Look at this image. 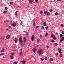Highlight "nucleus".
<instances>
[{
    "mask_svg": "<svg viewBox=\"0 0 64 64\" xmlns=\"http://www.w3.org/2000/svg\"><path fill=\"white\" fill-rule=\"evenodd\" d=\"M28 33V32H26V33Z\"/></svg>",
    "mask_w": 64,
    "mask_h": 64,
    "instance_id": "nucleus-62",
    "label": "nucleus"
},
{
    "mask_svg": "<svg viewBox=\"0 0 64 64\" xmlns=\"http://www.w3.org/2000/svg\"><path fill=\"white\" fill-rule=\"evenodd\" d=\"M19 42L21 46L22 47L23 46L22 40L21 37H20Z\"/></svg>",
    "mask_w": 64,
    "mask_h": 64,
    "instance_id": "nucleus-1",
    "label": "nucleus"
},
{
    "mask_svg": "<svg viewBox=\"0 0 64 64\" xmlns=\"http://www.w3.org/2000/svg\"><path fill=\"white\" fill-rule=\"evenodd\" d=\"M48 34V33H46V34H45V36H47Z\"/></svg>",
    "mask_w": 64,
    "mask_h": 64,
    "instance_id": "nucleus-39",
    "label": "nucleus"
},
{
    "mask_svg": "<svg viewBox=\"0 0 64 64\" xmlns=\"http://www.w3.org/2000/svg\"><path fill=\"white\" fill-rule=\"evenodd\" d=\"M5 9L6 10H7L8 9V8L7 7H6L5 8Z\"/></svg>",
    "mask_w": 64,
    "mask_h": 64,
    "instance_id": "nucleus-33",
    "label": "nucleus"
},
{
    "mask_svg": "<svg viewBox=\"0 0 64 64\" xmlns=\"http://www.w3.org/2000/svg\"><path fill=\"white\" fill-rule=\"evenodd\" d=\"M48 59V58L47 57H45V60H47Z\"/></svg>",
    "mask_w": 64,
    "mask_h": 64,
    "instance_id": "nucleus-44",
    "label": "nucleus"
},
{
    "mask_svg": "<svg viewBox=\"0 0 64 64\" xmlns=\"http://www.w3.org/2000/svg\"><path fill=\"white\" fill-rule=\"evenodd\" d=\"M60 58H61L62 57V56H63V54H60Z\"/></svg>",
    "mask_w": 64,
    "mask_h": 64,
    "instance_id": "nucleus-24",
    "label": "nucleus"
},
{
    "mask_svg": "<svg viewBox=\"0 0 64 64\" xmlns=\"http://www.w3.org/2000/svg\"><path fill=\"white\" fill-rule=\"evenodd\" d=\"M3 58H4V56L3 57Z\"/></svg>",
    "mask_w": 64,
    "mask_h": 64,
    "instance_id": "nucleus-63",
    "label": "nucleus"
},
{
    "mask_svg": "<svg viewBox=\"0 0 64 64\" xmlns=\"http://www.w3.org/2000/svg\"><path fill=\"white\" fill-rule=\"evenodd\" d=\"M63 40H62V39H61L60 40V42H62L63 41Z\"/></svg>",
    "mask_w": 64,
    "mask_h": 64,
    "instance_id": "nucleus-41",
    "label": "nucleus"
},
{
    "mask_svg": "<svg viewBox=\"0 0 64 64\" xmlns=\"http://www.w3.org/2000/svg\"><path fill=\"white\" fill-rule=\"evenodd\" d=\"M54 44V45L56 46H58V44H56V43H55Z\"/></svg>",
    "mask_w": 64,
    "mask_h": 64,
    "instance_id": "nucleus-30",
    "label": "nucleus"
},
{
    "mask_svg": "<svg viewBox=\"0 0 64 64\" xmlns=\"http://www.w3.org/2000/svg\"><path fill=\"white\" fill-rule=\"evenodd\" d=\"M45 28H46V29H48V26H46V27H45Z\"/></svg>",
    "mask_w": 64,
    "mask_h": 64,
    "instance_id": "nucleus-49",
    "label": "nucleus"
},
{
    "mask_svg": "<svg viewBox=\"0 0 64 64\" xmlns=\"http://www.w3.org/2000/svg\"><path fill=\"white\" fill-rule=\"evenodd\" d=\"M22 54V52H20L19 53V55L20 56Z\"/></svg>",
    "mask_w": 64,
    "mask_h": 64,
    "instance_id": "nucleus-14",
    "label": "nucleus"
},
{
    "mask_svg": "<svg viewBox=\"0 0 64 64\" xmlns=\"http://www.w3.org/2000/svg\"><path fill=\"white\" fill-rule=\"evenodd\" d=\"M37 48H36L35 47L34 48H33V50H32V51L33 52H34L35 53V52H36V51H37Z\"/></svg>",
    "mask_w": 64,
    "mask_h": 64,
    "instance_id": "nucleus-4",
    "label": "nucleus"
},
{
    "mask_svg": "<svg viewBox=\"0 0 64 64\" xmlns=\"http://www.w3.org/2000/svg\"><path fill=\"white\" fill-rule=\"evenodd\" d=\"M39 28V26H36V28Z\"/></svg>",
    "mask_w": 64,
    "mask_h": 64,
    "instance_id": "nucleus-40",
    "label": "nucleus"
},
{
    "mask_svg": "<svg viewBox=\"0 0 64 64\" xmlns=\"http://www.w3.org/2000/svg\"><path fill=\"white\" fill-rule=\"evenodd\" d=\"M47 13V11H44V14H46Z\"/></svg>",
    "mask_w": 64,
    "mask_h": 64,
    "instance_id": "nucleus-13",
    "label": "nucleus"
},
{
    "mask_svg": "<svg viewBox=\"0 0 64 64\" xmlns=\"http://www.w3.org/2000/svg\"><path fill=\"white\" fill-rule=\"evenodd\" d=\"M35 2H38V0H35Z\"/></svg>",
    "mask_w": 64,
    "mask_h": 64,
    "instance_id": "nucleus-54",
    "label": "nucleus"
},
{
    "mask_svg": "<svg viewBox=\"0 0 64 64\" xmlns=\"http://www.w3.org/2000/svg\"><path fill=\"white\" fill-rule=\"evenodd\" d=\"M11 25L13 27H15L16 26L17 24L16 23H14L13 24H11Z\"/></svg>",
    "mask_w": 64,
    "mask_h": 64,
    "instance_id": "nucleus-6",
    "label": "nucleus"
},
{
    "mask_svg": "<svg viewBox=\"0 0 64 64\" xmlns=\"http://www.w3.org/2000/svg\"><path fill=\"white\" fill-rule=\"evenodd\" d=\"M17 12H18V11L17 10L16 12L15 13V14L16 16H17Z\"/></svg>",
    "mask_w": 64,
    "mask_h": 64,
    "instance_id": "nucleus-11",
    "label": "nucleus"
},
{
    "mask_svg": "<svg viewBox=\"0 0 64 64\" xmlns=\"http://www.w3.org/2000/svg\"><path fill=\"white\" fill-rule=\"evenodd\" d=\"M37 42H40V39H38L37 40Z\"/></svg>",
    "mask_w": 64,
    "mask_h": 64,
    "instance_id": "nucleus-21",
    "label": "nucleus"
},
{
    "mask_svg": "<svg viewBox=\"0 0 64 64\" xmlns=\"http://www.w3.org/2000/svg\"><path fill=\"white\" fill-rule=\"evenodd\" d=\"M20 24H22V20H20Z\"/></svg>",
    "mask_w": 64,
    "mask_h": 64,
    "instance_id": "nucleus-20",
    "label": "nucleus"
},
{
    "mask_svg": "<svg viewBox=\"0 0 64 64\" xmlns=\"http://www.w3.org/2000/svg\"><path fill=\"white\" fill-rule=\"evenodd\" d=\"M62 40H64V37H63L62 38Z\"/></svg>",
    "mask_w": 64,
    "mask_h": 64,
    "instance_id": "nucleus-56",
    "label": "nucleus"
},
{
    "mask_svg": "<svg viewBox=\"0 0 64 64\" xmlns=\"http://www.w3.org/2000/svg\"><path fill=\"white\" fill-rule=\"evenodd\" d=\"M60 37H62L63 36V35L61 34H60Z\"/></svg>",
    "mask_w": 64,
    "mask_h": 64,
    "instance_id": "nucleus-34",
    "label": "nucleus"
},
{
    "mask_svg": "<svg viewBox=\"0 0 64 64\" xmlns=\"http://www.w3.org/2000/svg\"><path fill=\"white\" fill-rule=\"evenodd\" d=\"M4 55V53H2V54H0V56H1L2 55L3 56Z\"/></svg>",
    "mask_w": 64,
    "mask_h": 64,
    "instance_id": "nucleus-16",
    "label": "nucleus"
},
{
    "mask_svg": "<svg viewBox=\"0 0 64 64\" xmlns=\"http://www.w3.org/2000/svg\"><path fill=\"white\" fill-rule=\"evenodd\" d=\"M58 53H56L55 54V55L56 56H57L58 55Z\"/></svg>",
    "mask_w": 64,
    "mask_h": 64,
    "instance_id": "nucleus-29",
    "label": "nucleus"
},
{
    "mask_svg": "<svg viewBox=\"0 0 64 64\" xmlns=\"http://www.w3.org/2000/svg\"><path fill=\"white\" fill-rule=\"evenodd\" d=\"M20 63L23 64V61H21L20 62Z\"/></svg>",
    "mask_w": 64,
    "mask_h": 64,
    "instance_id": "nucleus-35",
    "label": "nucleus"
},
{
    "mask_svg": "<svg viewBox=\"0 0 64 64\" xmlns=\"http://www.w3.org/2000/svg\"><path fill=\"white\" fill-rule=\"evenodd\" d=\"M54 60V59L52 58H50V61H53Z\"/></svg>",
    "mask_w": 64,
    "mask_h": 64,
    "instance_id": "nucleus-19",
    "label": "nucleus"
},
{
    "mask_svg": "<svg viewBox=\"0 0 64 64\" xmlns=\"http://www.w3.org/2000/svg\"><path fill=\"white\" fill-rule=\"evenodd\" d=\"M58 50H59V51H61L62 50H61V49L58 48Z\"/></svg>",
    "mask_w": 64,
    "mask_h": 64,
    "instance_id": "nucleus-37",
    "label": "nucleus"
},
{
    "mask_svg": "<svg viewBox=\"0 0 64 64\" xmlns=\"http://www.w3.org/2000/svg\"><path fill=\"white\" fill-rule=\"evenodd\" d=\"M13 3H14V2H10V4H13Z\"/></svg>",
    "mask_w": 64,
    "mask_h": 64,
    "instance_id": "nucleus-31",
    "label": "nucleus"
},
{
    "mask_svg": "<svg viewBox=\"0 0 64 64\" xmlns=\"http://www.w3.org/2000/svg\"><path fill=\"white\" fill-rule=\"evenodd\" d=\"M53 39L54 40H56V37H53Z\"/></svg>",
    "mask_w": 64,
    "mask_h": 64,
    "instance_id": "nucleus-32",
    "label": "nucleus"
},
{
    "mask_svg": "<svg viewBox=\"0 0 64 64\" xmlns=\"http://www.w3.org/2000/svg\"><path fill=\"white\" fill-rule=\"evenodd\" d=\"M34 35L33 34L31 36V40L32 41H33L34 39Z\"/></svg>",
    "mask_w": 64,
    "mask_h": 64,
    "instance_id": "nucleus-5",
    "label": "nucleus"
},
{
    "mask_svg": "<svg viewBox=\"0 0 64 64\" xmlns=\"http://www.w3.org/2000/svg\"><path fill=\"white\" fill-rule=\"evenodd\" d=\"M15 54V53H11V55L12 56H13Z\"/></svg>",
    "mask_w": 64,
    "mask_h": 64,
    "instance_id": "nucleus-12",
    "label": "nucleus"
},
{
    "mask_svg": "<svg viewBox=\"0 0 64 64\" xmlns=\"http://www.w3.org/2000/svg\"><path fill=\"white\" fill-rule=\"evenodd\" d=\"M62 34H64V32L63 31H62Z\"/></svg>",
    "mask_w": 64,
    "mask_h": 64,
    "instance_id": "nucleus-50",
    "label": "nucleus"
},
{
    "mask_svg": "<svg viewBox=\"0 0 64 64\" xmlns=\"http://www.w3.org/2000/svg\"><path fill=\"white\" fill-rule=\"evenodd\" d=\"M59 53H60V54H61V53H62V52L61 51H59Z\"/></svg>",
    "mask_w": 64,
    "mask_h": 64,
    "instance_id": "nucleus-46",
    "label": "nucleus"
},
{
    "mask_svg": "<svg viewBox=\"0 0 64 64\" xmlns=\"http://www.w3.org/2000/svg\"><path fill=\"white\" fill-rule=\"evenodd\" d=\"M44 60V58H41V60L42 61L43 60Z\"/></svg>",
    "mask_w": 64,
    "mask_h": 64,
    "instance_id": "nucleus-55",
    "label": "nucleus"
},
{
    "mask_svg": "<svg viewBox=\"0 0 64 64\" xmlns=\"http://www.w3.org/2000/svg\"><path fill=\"white\" fill-rule=\"evenodd\" d=\"M44 27H43V26H42V27L41 28H42V29H44Z\"/></svg>",
    "mask_w": 64,
    "mask_h": 64,
    "instance_id": "nucleus-53",
    "label": "nucleus"
},
{
    "mask_svg": "<svg viewBox=\"0 0 64 64\" xmlns=\"http://www.w3.org/2000/svg\"><path fill=\"white\" fill-rule=\"evenodd\" d=\"M26 62L25 61H23L22 64H25Z\"/></svg>",
    "mask_w": 64,
    "mask_h": 64,
    "instance_id": "nucleus-22",
    "label": "nucleus"
},
{
    "mask_svg": "<svg viewBox=\"0 0 64 64\" xmlns=\"http://www.w3.org/2000/svg\"><path fill=\"white\" fill-rule=\"evenodd\" d=\"M4 50L5 49H4V48H3L2 49V50L1 51V52H4Z\"/></svg>",
    "mask_w": 64,
    "mask_h": 64,
    "instance_id": "nucleus-9",
    "label": "nucleus"
},
{
    "mask_svg": "<svg viewBox=\"0 0 64 64\" xmlns=\"http://www.w3.org/2000/svg\"><path fill=\"white\" fill-rule=\"evenodd\" d=\"M7 12V11H4L3 12V13H4V14H6V13Z\"/></svg>",
    "mask_w": 64,
    "mask_h": 64,
    "instance_id": "nucleus-23",
    "label": "nucleus"
},
{
    "mask_svg": "<svg viewBox=\"0 0 64 64\" xmlns=\"http://www.w3.org/2000/svg\"><path fill=\"white\" fill-rule=\"evenodd\" d=\"M43 13V12L42 11H40V14H42Z\"/></svg>",
    "mask_w": 64,
    "mask_h": 64,
    "instance_id": "nucleus-18",
    "label": "nucleus"
},
{
    "mask_svg": "<svg viewBox=\"0 0 64 64\" xmlns=\"http://www.w3.org/2000/svg\"><path fill=\"white\" fill-rule=\"evenodd\" d=\"M60 26H62V27H63L64 26V25H63L62 24H60Z\"/></svg>",
    "mask_w": 64,
    "mask_h": 64,
    "instance_id": "nucleus-48",
    "label": "nucleus"
},
{
    "mask_svg": "<svg viewBox=\"0 0 64 64\" xmlns=\"http://www.w3.org/2000/svg\"><path fill=\"white\" fill-rule=\"evenodd\" d=\"M56 35H58V32H56Z\"/></svg>",
    "mask_w": 64,
    "mask_h": 64,
    "instance_id": "nucleus-57",
    "label": "nucleus"
},
{
    "mask_svg": "<svg viewBox=\"0 0 64 64\" xmlns=\"http://www.w3.org/2000/svg\"><path fill=\"white\" fill-rule=\"evenodd\" d=\"M57 1H61V0H56Z\"/></svg>",
    "mask_w": 64,
    "mask_h": 64,
    "instance_id": "nucleus-60",
    "label": "nucleus"
},
{
    "mask_svg": "<svg viewBox=\"0 0 64 64\" xmlns=\"http://www.w3.org/2000/svg\"><path fill=\"white\" fill-rule=\"evenodd\" d=\"M26 37H24L23 38V43L24 44L23 45L24 46V44H25L26 42Z\"/></svg>",
    "mask_w": 64,
    "mask_h": 64,
    "instance_id": "nucleus-3",
    "label": "nucleus"
},
{
    "mask_svg": "<svg viewBox=\"0 0 64 64\" xmlns=\"http://www.w3.org/2000/svg\"><path fill=\"white\" fill-rule=\"evenodd\" d=\"M20 50L21 51H22V48H21L20 49Z\"/></svg>",
    "mask_w": 64,
    "mask_h": 64,
    "instance_id": "nucleus-61",
    "label": "nucleus"
},
{
    "mask_svg": "<svg viewBox=\"0 0 64 64\" xmlns=\"http://www.w3.org/2000/svg\"><path fill=\"white\" fill-rule=\"evenodd\" d=\"M39 47V45H38L37 46H36V47H37V48H38Z\"/></svg>",
    "mask_w": 64,
    "mask_h": 64,
    "instance_id": "nucleus-45",
    "label": "nucleus"
},
{
    "mask_svg": "<svg viewBox=\"0 0 64 64\" xmlns=\"http://www.w3.org/2000/svg\"><path fill=\"white\" fill-rule=\"evenodd\" d=\"M43 25L44 26H46V24L45 22H44L43 23Z\"/></svg>",
    "mask_w": 64,
    "mask_h": 64,
    "instance_id": "nucleus-10",
    "label": "nucleus"
},
{
    "mask_svg": "<svg viewBox=\"0 0 64 64\" xmlns=\"http://www.w3.org/2000/svg\"><path fill=\"white\" fill-rule=\"evenodd\" d=\"M43 52L41 49H39L38 51V53L39 55H41L43 54Z\"/></svg>",
    "mask_w": 64,
    "mask_h": 64,
    "instance_id": "nucleus-2",
    "label": "nucleus"
},
{
    "mask_svg": "<svg viewBox=\"0 0 64 64\" xmlns=\"http://www.w3.org/2000/svg\"><path fill=\"white\" fill-rule=\"evenodd\" d=\"M14 41L15 43L17 42V39L16 38H14Z\"/></svg>",
    "mask_w": 64,
    "mask_h": 64,
    "instance_id": "nucleus-15",
    "label": "nucleus"
},
{
    "mask_svg": "<svg viewBox=\"0 0 64 64\" xmlns=\"http://www.w3.org/2000/svg\"><path fill=\"white\" fill-rule=\"evenodd\" d=\"M8 28H11V26H9L8 27Z\"/></svg>",
    "mask_w": 64,
    "mask_h": 64,
    "instance_id": "nucleus-52",
    "label": "nucleus"
},
{
    "mask_svg": "<svg viewBox=\"0 0 64 64\" xmlns=\"http://www.w3.org/2000/svg\"><path fill=\"white\" fill-rule=\"evenodd\" d=\"M10 35H7V36H6V39H9L10 38Z\"/></svg>",
    "mask_w": 64,
    "mask_h": 64,
    "instance_id": "nucleus-8",
    "label": "nucleus"
},
{
    "mask_svg": "<svg viewBox=\"0 0 64 64\" xmlns=\"http://www.w3.org/2000/svg\"><path fill=\"white\" fill-rule=\"evenodd\" d=\"M47 14L48 16H49V15L50 14V13L49 12H47Z\"/></svg>",
    "mask_w": 64,
    "mask_h": 64,
    "instance_id": "nucleus-17",
    "label": "nucleus"
},
{
    "mask_svg": "<svg viewBox=\"0 0 64 64\" xmlns=\"http://www.w3.org/2000/svg\"><path fill=\"white\" fill-rule=\"evenodd\" d=\"M6 30H8L9 29H8V28H6Z\"/></svg>",
    "mask_w": 64,
    "mask_h": 64,
    "instance_id": "nucleus-59",
    "label": "nucleus"
},
{
    "mask_svg": "<svg viewBox=\"0 0 64 64\" xmlns=\"http://www.w3.org/2000/svg\"><path fill=\"white\" fill-rule=\"evenodd\" d=\"M14 63L15 64H17V62L15 61L14 62Z\"/></svg>",
    "mask_w": 64,
    "mask_h": 64,
    "instance_id": "nucleus-27",
    "label": "nucleus"
},
{
    "mask_svg": "<svg viewBox=\"0 0 64 64\" xmlns=\"http://www.w3.org/2000/svg\"><path fill=\"white\" fill-rule=\"evenodd\" d=\"M52 43H54V40H52Z\"/></svg>",
    "mask_w": 64,
    "mask_h": 64,
    "instance_id": "nucleus-38",
    "label": "nucleus"
},
{
    "mask_svg": "<svg viewBox=\"0 0 64 64\" xmlns=\"http://www.w3.org/2000/svg\"><path fill=\"white\" fill-rule=\"evenodd\" d=\"M17 7H18L19 8H20V7H21V6H17Z\"/></svg>",
    "mask_w": 64,
    "mask_h": 64,
    "instance_id": "nucleus-51",
    "label": "nucleus"
},
{
    "mask_svg": "<svg viewBox=\"0 0 64 64\" xmlns=\"http://www.w3.org/2000/svg\"><path fill=\"white\" fill-rule=\"evenodd\" d=\"M10 58L11 59H12L14 58V57H13L12 56H10Z\"/></svg>",
    "mask_w": 64,
    "mask_h": 64,
    "instance_id": "nucleus-25",
    "label": "nucleus"
},
{
    "mask_svg": "<svg viewBox=\"0 0 64 64\" xmlns=\"http://www.w3.org/2000/svg\"><path fill=\"white\" fill-rule=\"evenodd\" d=\"M49 11L50 12H52V10H50Z\"/></svg>",
    "mask_w": 64,
    "mask_h": 64,
    "instance_id": "nucleus-28",
    "label": "nucleus"
},
{
    "mask_svg": "<svg viewBox=\"0 0 64 64\" xmlns=\"http://www.w3.org/2000/svg\"><path fill=\"white\" fill-rule=\"evenodd\" d=\"M54 37V36L53 35H51V37L52 38H53Z\"/></svg>",
    "mask_w": 64,
    "mask_h": 64,
    "instance_id": "nucleus-43",
    "label": "nucleus"
},
{
    "mask_svg": "<svg viewBox=\"0 0 64 64\" xmlns=\"http://www.w3.org/2000/svg\"><path fill=\"white\" fill-rule=\"evenodd\" d=\"M28 2L30 4H32L33 2V1L32 0H29Z\"/></svg>",
    "mask_w": 64,
    "mask_h": 64,
    "instance_id": "nucleus-7",
    "label": "nucleus"
},
{
    "mask_svg": "<svg viewBox=\"0 0 64 64\" xmlns=\"http://www.w3.org/2000/svg\"><path fill=\"white\" fill-rule=\"evenodd\" d=\"M55 14L56 15H58V13L57 12H56L55 13Z\"/></svg>",
    "mask_w": 64,
    "mask_h": 64,
    "instance_id": "nucleus-36",
    "label": "nucleus"
},
{
    "mask_svg": "<svg viewBox=\"0 0 64 64\" xmlns=\"http://www.w3.org/2000/svg\"><path fill=\"white\" fill-rule=\"evenodd\" d=\"M40 38H42V35H40Z\"/></svg>",
    "mask_w": 64,
    "mask_h": 64,
    "instance_id": "nucleus-42",
    "label": "nucleus"
},
{
    "mask_svg": "<svg viewBox=\"0 0 64 64\" xmlns=\"http://www.w3.org/2000/svg\"><path fill=\"white\" fill-rule=\"evenodd\" d=\"M26 36H28V33L26 34Z\"/></svg>",
    "mask_w": 64,
    "mask_h": 64,
    "instance_id": "nucleus-58",
    "label": "nucleus"
},
{
    "mask_svg": "<svg viewBox=\"0 0 64 64\" xmlns=\"http://www.w3.org/2000/svg\"><path fill=\"white\" fill-rule=\"evenodd\" d=\"M49 46H46V47L48 49L49 48Z\"/></svg>",
    "mask_w": 64,
    "mask_h": 64,
    "instance_id": "nucleus-47",
    "label": "nucleus"
},
{
    "mask_svg": "<svg viewBox=\"0 0 64 64\" xmlns=\"http://www.w3.org/2000/svg\"><path fill=\"white\" fill-rule=\"evenodd\" d=\"M25 32V31H24V32Z\"/></svg>",
    "mask_w": 64,
    "mask_h": 64,
    "instance_id": "nucleus-64",
    "label": "nucleus"
},
{
    "mask_svg": "<svg viewBox=\"0 0 64 64\" xmlns=\"http://www.w3.org/2000/svg\"><path fill=\"white\" fill-rule=\"evenodd\" d=\"M33 26H35L36 23H35V22H34L33 23Z\"/></svg>",
    "mask_w": 64,
    "mask_h": 64,
    "instance_id": "nucleus-26",
    "label": "nucleus"
}]
</instances>
